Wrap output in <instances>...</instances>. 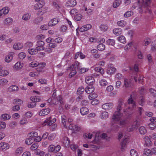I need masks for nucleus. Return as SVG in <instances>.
Returning a JSON list of instances; mask_svg holds the SVG:
<instances>
[{"mask_svg":"<svg viewBox=\"0 0 156 156\" xmlns=\"http://www.w3.org/2000/svg\"><path fill=\"white\" fill-rule=\"evenodd\" d=\"M44 42L43 41H38L37 42L36 49L38 51L43 50L44 49Z\"/></svg>","mask_w":156,"mask_h":156,"instance_id":"nucleus-4","label":"nucleus"},{"mask_svg":"<svg viewBox=\"0 0 156 156\" xmlns=\"http://www.w3.org/2000/svg\"><path fill=\"white\" fill-rule=\"evenodd\" d=\"M150 2V0H142L141 4L139 7L140 12H145L147 8L149 6Z\"/></svg>","mask_w":156,"mask_h":156,"instance_id":"nucleus-2","label":"nucleus"},{"mask_svg":"<svg viewBox=\"0 0 156 156\" xmlns=\"http://www.w3.org/2000/svg\"><path fill=\"white\" fill-rule=\"evenodd\" d=\"M94 90V88L93 84H89L85 88V91L88 94H90L93 92Z\"/></svg>","mask_w":156,"mask_h":156,"instance_id":"nucleus-7","label":"nucleus"},{"mask_svg":"<svg viewBox=\"0 0 156 156\" xmlns=\"http://www.w3.org/2000/svg\"><path fill=\"white\" fill-rule=\"evenodd\" d=\"M9 74V72L6 70H2L0 72V76H4L8 75Z\"/></svg>","mask_w":156,"mask_h":156,"instance_id":"nucleus-44","label":"nucleus"},{"mask_svg":"<svg viewBox=\"0 0 156 156\" xmlns=\"http://www.w3.org/2000/svg\"><path fill=\"white\" fill-rule=\"evenodd\" d=\"M28 51V52L32 55L36 54L37 53L38 51L37 49H36V48L35 49H29Z\"/></svg>","mask_w":156,"mask_h":156,"instance_id":"nucleus-26","label":"nucleus"},{"mask_svg":"<svg viewBox=\"0 0 156 156\" xmlns=\"http://www.w3.org/2000/svg\"><path fill=\"white\" fill-rule=\"evenodd\" d=\"M18 87L15 85L11 86L9 88V90L10 92L16 91L18 90Z\"/></svg>","mask_w":156,"mask_h":156,"instance_id":"nucleus-28","label":"nucleus"},{"mask_svg":"<svg viewBox=\"0 0 156 156\" xmlns=\"http://www.w3.org/2000/svg\"><path fill=\"white\" fill-rule=\"evenodd\" d=\"M8 82L7 80L5 79H2L0 80V85H3L7 83Z\"/></svg>","mask_w":156,"mask_h":156,"instance_id":"nucleus-57","label":"nucleus"},{"mask_svg":"<svg viewBox=\"0 0 156 156\" xmlns=\"http://www.w3.org/2000/svg\"><path fill=\"white\" fill-rule=\"evenodd\" d=\"M23 66L22 65L20 62H17L14 66V68H20L22 67Z\"/></svg>","mask_w":156,"mask_h":156,"instance_id":"nucleus-58","label":"nucleus"},{"mask_svg":"<svg viewBox=\"0 0 156 156\" xmlns=\"http://www.w3.org/2000/svg\"><path fill=\"white\" fill-rule=\"evenodd\" d=\"M50 117L46 119L44 121V122L43 123L44 126H45L47 125L49 126L51 125L53 123H54L56 121V119H54L52 120H50Z\"/></svg>","mask_w":156,"mask_h":156,"instance_id":"nucleus-6","label":"nucleus"},{"mask_svg":"<svg viewBox=\"0 0 156 156\" xmlns=\"http://www.w3.org/2000/svg\"><path fill=\"white\" fill-rule=\"evenodd\" d=\"M30 14L29 13H27L24 14L23 16L22 19L25 21H27L30 19Z\"/></svg>","mask_w":156,"mask_h":156,"instance_id":"nucleus-29","label":"nucleus"},{"mask_svg":"<svg viewBox=\"0 0 156 156\" xmlns=\"http://www.w3.org/2000/svg\"><path fill=\"white\" fill-rule=\"evenodd\" d=\"M70 70L71 71V72L69 74V77L70 78L72 77L76 73V70H75L76 69H70Z\"/></svg>","mask_w":156,"mask_h":156,"instance_id":"nucleus-37","label":"nucleus"},{"mask_svg":"<svg viewBox=\"0 0 156 156\" xmlns=\"http://www.w3.org/2000/svg\"><path fill=\"white\" fill-rule=\"evenodd\" d=\"M38 144L37 143H34L31 146V149L33 150H36L38 147Z\"/></svg>","mask_w":156,"mask_h":156,"instance_id":"nucleus-53","label":"nucleus"},{"mask_svg":"<svg viewBox=\"0 0 156 156\" xmlns=\"http://www.w3.org/2000/svg\"><path fill=\"white\" fill-rule=\"evenodd\" d=\"M23 148L21 147H18L16 150L15 152L16 155L21 154L23 152Z\"/></svg>","mask_w":156,"mask_h":156,"instance_id":"nucleus-32","label":"nucleus"},{"mask_svg":"<svg viewBox=\"0 0 156 156\" xmlns=\"http://www.w3.org/2000/svg\"><path fill=\"white\" fill-rule=\"evenodd\" d=\"M20 105H16L13 107H12V110L14 111H17L20 110Z\"/></svg>","mask_w":156,"mask_h":156,"instance_id":"nucleus-54","label":"nucleus"},{"mask_svg":"<svg viewBox=\"0 0 156 156\" xmlns=\"http://www.w3.org/2000/svg\"><path fill=\"white\" fill-rule=\"evenodd\" d=\"M151 50L154 51H156V41L152 42Z\"/></svg>","mask_w":156,"mask_h":156,"instance_id":"nucleus-49","label":"nucleus"},{"mask_svg":"<svg viewBox=\"0 0 156 156\" xmlns=\"http://www.w3.org/2000/svg\"><path fill=\"white\" fill-rule=\"evenodd\" d=\"M122 32V30L121 29L119 28H115L113 30V33L115 35L117 36L121 34Z\"/></svg>","mask_w":156,"mask_h":156,"instance_id":"nucleus-23","label":"nucleus"},{"mask_svg":"<svg viewBox=\"0 0 156 156\" xmlns=\"http://www.w3.org/2000/svg\"><path fill=\"white\" fill-rule=\"evenodd\" d=\"M88 109L86 107H82L80 109V112L82 115H85L88 113Z\"/></svg>","mask_w":156,"mask_h":156,"instance_id":"nucleus-14","label":"nucleus"},{"mask_svg":"<svg viewBox=\"0 0 156 156\" xmlns=\"http://www.w3.org/2000/svg\"><path fill=\"white\" fill-rule=\"evenodd\" d=\"M82 15L80 14H76L74 16V19L77 21H79L82 18Z\"/></svg>","mask_w":156,"mask_h":156,"instance_id":"nucleus-52","label":"nucleus"},{"mask_svg":"<svg viewBox=\"0 0 156 156\" xmlns=\"http://www.w3.org/2000/svg\"><path fill=\"white\" fill-rule=\"evenodd\" d=\"M152 154V151L148 149H145L144 150L143 155H146L148 156H151Z\"/></svg>","mask_w":156,"mask_h":156,"instance_id":"nucleus-22","label":"nucleus"},{"mask_svg":"<svg viewBox=\"0 0 156 156\" xmlns=\"http://www.w3.org/2000/svg\"><path fill=\"white\" fill-rule=\"evenodd\" d=\"M100 28L101 30L103 31L106 30L108 28L105 25H101L100 26Z\"/></svg>","mask_w":156,"mask_h":156,"instance_id":"nucleus-60","label":"nucleus"},{"mask_svg":"<svg viewBox=\"0 0 156 156\" xmlns=\"http://www.w3.org/2000/svg\"><path fill=\"white\" fill-rule=\"evenodd\" d=\"M62 41V38L58 37L53 40V42H55L57 43H59L61 42Z\"/></svg>","mask_w":156,"mask_h":156,"instance_id":"nucleus-61","label":"nucleus"},{"mask_svg":"<svg viewBox=\"0 0 156 156\" xmlns=\"http://www.w3.org/2000/svg\"><path fill=\"white\" fill-rule=\"evenodd\" d=\"M97 97V95L96 94H90L88 97L89 99L90 100H92L96 98Z\"/></svg>","mask_w":156,"mask_h":156,"instance_id":"nucleus-50","label":"nucleus"},{"mask_svg":"<svg viewBox=\"0 0 156 156\" xmlns=\"http://www.w3.org/2000/svg\"><path fill=\"white\" fill-rule=\"evenodd\" d=\"M43 19L42 17H39L36 18L34 20V22L36 24L39 23Z\"/></svg>","mask_w":156,"mask_h":156,"instance_id":"nucleus-42","label":"nucleus"},{"mask_svg":"<svg viewBox=\"0 0 156 156\" xmlns=\"http://www.w3.org/2000/svg\"><path fill=\"white\" fill-rule=\"evenodd\" d=\"M118 39L119 41L122 43H124L126 42V38L123 36H120Z\"/></svg>","mask_w":156,"mask_h":156,"instance_id":"nucleus-39","label":"nucleus"},{"mask_svg":"<svg viewBox=\"0 0 156 156\" xmlns=\"http://www.w3.org/2000/svg\"><path fill=\"white\" fill-rule=\"evenodd\" d=\"M94 80V79L93 77L91 76H89L86 78V82L88 85L89 84H93Z\"/></svg>","mask_w":156,"mask_h":156,"instance_id":"nucleus-20","label":"nucleus"},{"mask_svg":"<svg viewBox=\"0 0 156 156\" xmlns=\"http://www.w3.org/2000/svg\"><path fill=\"white\" fill-rule=\"evenodd\" d=\"M9 8L8 7H5L0 10V12H2L3 16H5L9 12Z\"/></svg>","mask_w":156,"mask_h":156,"instance_id":"nucleus-25","label":"nucleus"},{"mask_svg":"<svg viewBox=\"0 0 156 156\" xmlns=\"http://www.w3.org/2000/svg\"><path fill=\"white\" fill-rule=\"evenodd\" d=\"M44 5V3L43 2L42 3L40 2H38L35 4L34 6V9L37 10L42 8Z\"/></svg>","mask_w":156,"mask_h":156,"instance_id":"nucleus-13","label":"nucleus"},{"mask_svg":"<svg viewBox=\"0 0 156 156\" xmlns=\"http://www.w3.org/2000/svg\"><path fill=\"white\" fill-rule=\"evenodd\" d=\"M55 135L54 134H51L48 137V139L52 141L55 138Z\"/></svg>","mask_w":156,"mask_h":156,"instance_id":"nucleus-63","label":"nucleus"},{"mask_svg":"<svg viewBox=\"0 0 156 156\" xmlns=\"http://www.w3.org/2000/svg\"><path fill=\"white\" fill-rule=\"evenodd\" d=\"M115 41L114 40L108 39L106 41L107 44L109 45L114 46L115 44Z\"/></svg>","mask_w":156,"mask_h":156,"instance_id":"nucleus-31","label":"nucleus"},{"mask_svg":"<svg viewBox=\"0 0 156 156\" xmlns=\"http://www.w3.org/2000/svg\"><path fill=\"white\" fill-rule=\"evenodd\" d=\"M121 2L120 0H116L114 2L113 4V7L114 8H116L119 5Z\"/></svg>","mask_w":156,"mask_h":156,"instance_id":"nucleus-36","label":"nucleus"},{"mask_svg":"<svg viewBox=\"0 0 156 156\" xmlns=\"http://www.w3.org/2000/svg\"><path fill=\"white\" fill-rule=\"evenodd\" d=\"M20 122L21 125L26 124L27 123V121L26 118L24 117L20 121Z\"/></svg>","mask_w":156,"mask_h":156,"instance_id":"nucleus-55","label":"nucleus"},{"mask_svg":"<svg viewBox=\"0 0 156 156\" xmlns=\"http://www.w3.org/2000/svg\"><path fill=\"white\" fill-rule=\"evenodd\" d=\"M117 24L119 26L123 27L126 25V23L123 20H121L118 21Z\"/></svg>","mask_w":156,"mask_h":156,"instance_id":"nucleus-45","label":"nucleus"},{"mask_svg":"<svg viewBox=\"0 0 156 156\" xmlns=\"http://www.w3.org/2000/svg\"><path fill=\"white\" fill-rule=\"evenodd\" d=\"M88 104V101L86 100H83L81 102V105L82 106H86Z\"/></svg>","mask_w":156,"mask_h":156,"instance_id":"nucleus-64","label":"nucleus"},{"mask_svg":"<svg viewBox=\"0 0 156 156\" xmlns=\"http://www.w3.org/2000/svg\"><path fill=\"white\" fill-rule=\"evenodd\" d=\"M68 2L69 5L71 7L74 6L76 4V0H70Z\"/></svg>","mask_w":156,"mask_h":156,"instance_id":"nucleus-38","label":"nucleus"},{"mask_svg":"<svg viewBox=\"0 0 156 156\" xmlns=\"http://www.w3.org/2000/svg\"><path fill=\"white\" fill-rule=\"evenodd\" d=\"M84 88L82 87H79L77 90L78 94H82L84 92Z\"/></svg>","mask_w":156,"mask_h":156,"instance_id":"nucleus-48","label":"nucleus"},{"mask_svg":"<svg viewBox=\"0 0 156 156\" xmlns=\"http://www.w3.org/2000/svg\"><path fill=\"white\" fill-rule=\"evenodd\" d=\"M127 102L128 104L129 105H131V107H133V108H134L136 107V103L131 98L128 99Z\"/></svg>","mask_w":156,"mask_h":156,"instance_id":"nucleus-15","label":"nucleus"},{"mask_svg":"<svg viewBox=\"0 0 156 156\" xmlns=\"http://www.w3.org/2000/svg\"><path fill=\"white\" fill-rule=\"evenodd\" d=\"M34 138L32 135L30 136V137L26 139L25 141L26 144L28 145L31 144L34 141Z\"/></svg>","mask_w":156,"mask_h":156,"instance_id":"nucleus-12","label":"nucleus"},{"mask_svg":"<svg viewBox=\"0 0 156 156\" xmlns=\"http://www.w3.org/2000/svg\"><path fill=\"white\" fill-rule=\"evenodd\" d=\"M1 117L3 120H6L9 119L10 118V115L8 114H4L2 115Z\"/></svg>","mask_w":156,"mask_h":156,"instance_id":"nucleus-24","label":"nucleus"},{"mask_svg":"<svg viewBox=\"0 0 156 156\" xmlns=\"http://www.w3.org/2000/svg\"><path fill=\"white\" fill-rule=\"evenodd\" d=\"M151 42V40L150 38H146L143 42V45L146 46L149 44Z\"/></svg>","mask_w":156,"mask_h":156,"instance_id":"nucleus-33","label":"nucleus"},{"mask_svg":"<svg viewBox=\"0 0 156 156\" xmlns=\"http://www.w3.org/2000/svg\"><path fill=\"white\" fill-rule=\"evenodd\" d=\"M150 92L151 93V94L154 97H156V91L152 88L149 89Z\"/></svg>","mask_w":156,"mask_h":156,"instance_id":"nucleus-51","label":"nucleus"},{"mask_svg":"<svg viewBox=\"0 0 156 156\" xmlns=\"http://www.w3.org/2000/svg\"><path fill=\"white\" fill-rule=\"evenodd\" d=\"M26 56V54L23 52H20L19 55V58L22 59H24L25 57Z\"/></svg>","mask_w":156,"mask_h":156,"instance_id":"nucleus-56","label":"nucleus"},{"mask_svg":"<svg viewBox=\"0 0 156 156\" xmlns=\"http://www.w3.org/2000/svg\"><path fill=\"white\" fill-rule=\"evenodd\" d=\"M50 109L48 108L44 109L40 111L39 115L41 116L46 115L50 112Z\"/></svg>","mask_w":156,"mask_h":156,"instance_id":"nucleus-9","label":"nucleus"},{"mask_svg":"<svg viewBox=\"0 0 156 156\" xmlns=\"http://www.w3.org/2000/svg\"><path fill=\"white\" fill-rule=\"evenodd\" d=\"M6 126V124L5 122H0V129H4L5 128Z\"/></svg>","mask_w":156,"mask_h":156,"instance_id":"nucleus-59","label":"nucleus"},{"mask_svg":"<svg viewBox=\"0 0 156 156\" xmlns=\"http://www.w3.org/2000/svg\"><path fill=\"white\" fill-rule=\"evenodd\" d=\"M58 19L57 18H55L52 19L48 23V25L50 26H53L58 23Z\"/></svg>","mask_w":156,"mask_h":156,"instance_id":"nucleus-11","label":"nucleus"},{"mask_svg":"<svg viewBox=\"0 0 156 156\" xmlns=\"http://www.w3.org/2000/svg\"><path fill=\"white\" fill-rule=\"evenodd\" d=\"M23 47L22 44L18 43L13 45V48L15 50H18L21 49Z\"/></svg>","mask_w":156,"mask_h":156,"instance_id":"nucleus-19","label":"nucleus"},{"mask_svg":"<svg viewBox=\"0 0 156 156\" xmlns=\"http://www.w3.org/2000/svg\"><path fill=\"white\" fill-rule=\"evenodd\" d=\"M148 126L151 130H153L156 127V123L154 122H151L148 125Z\"/></svg>","mask_w":156,"mask_h":156,"instance_id":"nucleus-47","label":"nucleus"},{"mask_svg":"<svg viewBox=\"0 0 156 156\" xmlns=\"http://www.w3.org/2000/svg\"><path fill=\"white\" fill-rule=\"evenodd\" d=\"M119 104L117 107V111H115L113 114L112 119L113 122L115 123L113 124L112 126V129L115 131L118 130L119 126L117 124L120 125H123L126 123L125 119H122L121 118L122 115L120 111L122 108L123 102L122 100H119L118 102Z\"/></svg>","mask_w":156,"mask_h":156,"instance_id":"nucleus-1","label":"nucleus"},{"mask_svg":"<svg viewBox=\"0 0 156 156\" xmlns=\"http://www.w3.org/2000/svg\"><path fill=\"white\" fill-rule=\"evenodd\" d=\"M113 106L112 103H107L103 104L102 105V108L105 110H108L112 109Z\"/></svg>","mask_w":156,"mask_h":156,"instance_id":"nucleus-5","label":"nucleus"},{"mask_svg":"<svg viewBox=\"0 0 156 156\" xmlns=\"http://www.w3.org/2000/svg\"><path fill=\"white\" fill-rule=\"evenodd\" d=\"M61 148V147L59 145L56 146L53 145H50L48 147V150L49 152L55 153L58 151Z\"/></svg>","mask_w":156,"mask_h":156,"instance_id":"nucleus-3","label":"nucleus"},{"mask_svg":"<svg viewBox=\"0 0 156 156\" xmlns=\"http://www.w3.org/2000/svg\"><path fill=\"white\" fill-rule=\"evenodd\" d=\"M80 63L78 62H76L74 64H72L70 67L68 68L69 69H79V66Z\"/></svg>","mask_w":156,"mask_h":156,"instance_id":"nucleus-18","label":"nucleus"},{"mask_svg":"<svg viewBox=\"0 0 156 156\" xmlns=\"http://www.w3.org/2000/svg\"><path fill=\"white\" fill-rule=\"evenodd\" d=\"M145 102L144 98L142 96H141L139 98V100L138 101L139 104L142 106H143Z\"/></svg>","mask_w":156,"mask_h":156,"instance_id":"nucleus-34","label":"nucleus"},{"mask_svg":"<svg viewBox=\"0 0 156 156\" xmlns=\"http://www.w3.org/2000/svg\"><path fill=\"white\" fill-rule=\"evenodd\" d=\"M30 99L34 103L35 102H39L41 100V98L39 96H31L30 98Z\"/></svg>","mask_w":156,"mask_h":156,"instance_id":"nucleus-17","label":"nucleus"},{"mask_svg":"<svg viewBox=\"0 0 156 156\" xmlns=\"http://www.w3.org/2000/svg\"><path fill=\"white\" fill-rule=\"evenodd\" d=\"M136 123L134 122L133 124L129 126L127 128V131L129 132L133 131L136 127Z\"/></svg>","mask_w":156,"mask_h":156,"instance_id":"nucleus-21","label":"nucleus"},{"mask_svg":"<svg viewBox=\"0 0 156 156\" xmlns=\"http://www.w3.org/2000/svg\"><path fill=\"white\" fill-rule=\"evenodd\" d=\"M128 141V138H126L124 140H123L121 143V148L123 149L126 144Z\"/></svg>","mask_w":156,"mask_h":156,"instance_id":"nucleus-35","label":"nucleus"},{"mask_svg":"<svg viewBox=\"0 0 156 156\" xmlns=\"http://www.w3.org/2000/svg\"><path fill=\"white\" fill-rule=\"evenodd\" d=\"M13 54V52H11L5 58V61L7 62H10L13 58L12 55Z\"/></svg>","mask_w":156,"mask_h":156,"instance_id":"nucleus-16","label":"nucleus"},{"mask_svg":"<svg viewBox=\"0 0 156 156\" xmlns=\"http://www.w3.org/2000/svg\"><path fill=\"white\" fill-rule=\"evenodd\" d=\"M69 128L70 129L76 131H79L80 130V127H79L73 124H70L69 125Z\"/></svg>","mask_w":156,"mask_h":156,"instance_id":"nucleus-10","label":"nucleus"},{"mask_svg":"<svg viewBox=\"0 0 156 156\" xmlns=\"http://www.w3.org/2000/svg\"><path fill=\"white\" fill-rule=\"evenodd\" d=\"M49 26H50L48 25H48L47 24H44L41 26V28L44 30H47L49 28Z\"/></svg>","mask_w":156,"mask_h":156,"instance_id":"nucleus-62","label":"nucleus"},{"mask_svg":"<svg viewBox=\"0 0 156 156\" xmlns=\"http://www.w3.org/2000/svg\"><path fill=\"white\" fill-rule=\"evenodd\" d=\"M139 130L140 133L142 134H144L147 132V130L145 127L143 126L140 127Z\"/></svg>","mask_w":156,"mask_h":156,"instance_id":"nucleus-30","label":"nucleus"},{"mask_svg":"<svg viewBox=\"0 0 156 156\" xmlns=\"http://www.w3.org/2000/svg\"><path fill=\"white\" fill-rule=\"evenodd\" d=\"M23 101L19 99H15L13 100V103L14 105H21L23 103Z\"/></svg>","mask_w":156,"mask_h":156,"instance_id":"nucleus-27","label":"nucleus"},{"mask_svg":"<svg viewBox=\"0 0 156 156\" xmlns=\"http://www.w3.org/2000/svg\"><path fill=\"white\" fill-rule=\"evenodd\" d=\"M101 118L103 119H105L108 118V112H103L101 115Z\"/></svg>","mask_w":156,"mask_h":156,"instance_id":"nucleus-43","label":"nucleus"},{"mask_svg":"<svg viewBox=\"0 0 156 156\" xmlns=\"http://www.w3.org/2000/svg\"><path fill=\"white\" fill-rule=\"evenodd\" d=\"M100 85L102 86H105L107 85L108 83L105 79H102L100 81Z\"/></svg>","mask_w":156,"mask_h":156,"instance_id":"nucleus-40","label":"nucleus"},{"mask_svg":"<svg viewBox=\"0 0 156 156\" xmlns=\"http://www.w3.org/2000/svg\"><path fill=\"white\" fill-rule=\"evenodd\" d=\"M133 12L131 11H128L126 12L124 14V16L126 17H129L133 14Z\"/></svg>","mask_w":156,"mask_h":156,"instance_id":"nucleus-46","label":"nucleus"},{"mask_svg":"<svg viewBox=\"0 0 156 156\" xmlns=\"http://www.w3.org/2000/svg\"><path fill=\"white\" fill-rule=\"evenodd\" d=\"M97 48L99 50L102 51L105 49V46L103 44H100L97 46Z\"/></svg>","mask_w":156,"mask_h":156,"instance_id":"nucleus-41","label":"nucleus"},{"mask_svg":"<svg viewBox=\"0 0 156 156\" xmlns=\"http://www.w3.org/2000/svg\"><path fill=\"white\" fill-rule=\"evenodd\" d=\"M134 108L131 107V105L128 106L126 109H124L123 111L125 114H127L129 115H131L133 113V110Z\"/></svg>","mask_w":156,"mask_h":156,"instance_id":"nucleus-8","label":"nucleus"}]
</instances>
